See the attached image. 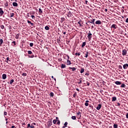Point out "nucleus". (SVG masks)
<instances>
[{
    "instance_id": "nucleus-1",
    "label": "nucleus",
    "mask_w": 128,
    "mask_h": 128,
    "mask_svg": "<svg viewBox=\"0 0 128 128\" xmlns=\"http://www.w3.org/2000/svg\"><path fill=\"white\" fill-rule=\"evenodd\" d=\"M28 54H31L30 55H28V58H34V54H32V50H28Z\"/></svg>"
},
{
    "instance_id": "nucleus-2",
    "label": "nucleus",
    "mask_w": 128,
    "mask_h": 128,
    "mask_svg": "<svg viewBox=\"0 0 128 128\" xmlns=\"http://www.w3.org/2000/svg\"><path fill=\"white\" fill-rule=\"evenodd\" d=\"M88 38L89 41L92 40V34L90 33V31H89L88 33Z\"/></svg>"
},
{
    "instance_id": "nucleus-3",
    "label": "nucleus",
    "mask_w": 128,
    "mask_h": 128,
    "mask_svg": "<svg viewBox=\"0 0 128 128\" xmlns=\"http://www.w3.org/2000/svg\"><path fill=\"white\" fill-rule=\"evenodd\" d=\"M94 22H96V19H92L88 20V22H89V24H94V26H95Z\"/></svg>"
},
{
    "instance_id": "nucleus-4",
    "label": "nucleus",
    "mask_w": 128,
    "mask_h": 128,
    "mask_svg": "<svg viewBox=\"0 0 128 128\" xmlns=\"http://www.w3.org/2000/svg\"><path fill=\"white\" fill-rule=\"evenodd\" d=\"M126 54H128V51L124 49L122 50V56H126Z\"/></svg>"
},
{
    "instance_id": "nucleus-5",
    "label": "nucleus",
    "mask_w": 128,
    "mask_h": 128,
    "mask_svg": "<svg viewBox=\"0 0 128 128\" xmlns=\"http://www.w3.org/2000/svg\"><path fill=\"white\" fill-rule=\"evenodd\" d=\"M118 28V26L116 24H113L111 26V28H115L116 29Z\"/></svg>"
},
{
    "instance_id": "nucleus-6",
    "label": "nucleus",
    "mask_w": 128,
    "mask_h": 128,
    "mask_svg": "<svg viewBox=\"0 0 128 128\" xmlns=\"http://www.w3.org/2000/svg\"><path fill=\"white\" fill-rule=\"evenodd\" d=\"M127 68H128V64H126L124 65H123V68L124 70H126Z\"/></svg>"
},
{
    "instance_id": "nucleus-7",
    "label": "nucleus",
    "mask_w": 128,
    "mask_h": 128,
    "mask_svg": "<svg viewBox=\"0 0 128 128\" xmlns=\"http://www.w3.org/2000/svg\"><path fill=\"white\" fill-rule=\"evenodd\" d=\"M95 24H102V21L98 20L96 22Z\"/></svg>"
},
{
    "instance_id": "nucleus-8",
    "label": "nucleus",
    "mask_w": 128,
    "mask_h": 128,
    "mask_svg": "<svg viewBox=\"0 0 128 128\" xmlns=\"http://www.w3.org/2000/svg\"><path fill=\"white\" fill-rule=\"evenodd\" d=\"M4 14V10H2V8H0V16H2Z\"/></svg>"
},
{
    "instance_id": "nucleus-9",
    "label": "nucleus",
    "mask_w": 128,
    "mask_h": 128,
    "mask_svg": "<svg viewBox=\"0 0 128 128\" xmlns=\"http://www.w3.org/2000/svg\"><path fill=\"white\" fill-rule=\"evenodd\" d=\"M101 108H102V104H98V106L96 107V110H100Z\"/></svg>"
},
{
    "instance_id": "nucleus-10",
    "label": "nucleus",
    "mask_w": 128,
    "mask_h": 128,
    "mask_svg": "<svg viewBox=\"0 0 128 128\" xmlns=\"http://www.w3.org/2000/svg\"><path fill=\"white\" fill-rule=\"evenodd\" d=\"M36 124L35 122L32 123L31 124V126L30 125V128H34V126H36Z\"/></svg>"
},
{
    "instance_id": "nucleus-11",
    "label": "nucleus",
    "mask_w": 128,
    "mask_h": 128,
    "mask_svg": "<svg viewBox=\"0 0 128 128\" xmlns=\"http://www.w3.org/2000/svg\"><path fill=\"white\" fill-rule=\"evenodd\" d=\"M38 14H40L41 16V14H42V9L40 8L38 9Z\"/></svg>"
},
{
    "instance_id": "nucleus-12",
    "label": "nucleus",
    "mask_w": 128,
    "mask_h": 128,
    "mask_svg": "<svg viewBox=\"0 0 128 128\" xmlns=\"http://www.w3.org/2000/svg\"><path fill=\"white\" fill-rule=\"evenodd\" d=\"M116 84H117L118 86H120V84H122V82H120V81H116L115 82Z\"/></svg>"
},
{
    "instance_id": "nucleus-13",
    "label": "nucleus",
    "mask_w": 128,
    "mask_h": 128,
    "mask_svg": "<svg viewBox=\"0 0 128 128\" xmlns=\"http://www.w3.org/2000/svg\"><path fill=\"white\" fill-rule=\"evenodd\" d=\"M69 70H72V72H74V70H76V68L74 67H73V68L70 67Z\"/></svg>"
},
{
    "instance_id": "nucleus-14",
    "label": "nucleus",
    "mask_w": 128,
    "mask_h": 128,
    "mask_svg": "<svg viewBox=\"0 0 128 128\" xmlns=\"http://www.w3.org/2000/svg\"><path fill=\"white\" fill-rule=\"evenodd\" d=\"M2 80H6V74H3L2 75Z\"/></svg>"
},
{
    "instance_id": "nucleus-15",
    "label": "nucleus",
    "mask_w": 128,
    "mask_h": 128,
    "mask_svg": "<svg viewBox=\"0 0 128 128\" xmlns=\"http://www.w3.org/2000/svg\"><path fill=\"white\" fill-rule=\"evenodd\" d=\"M88 102H90V101H88V100H86V103L84 104V106H88Z\"/></svg>"
},
{
    "instance_id": "nucleus-16",
    "label": "nucleus",
    "mask_w": 128,
    "mask_h": 128,
    "mask_svg": "<svg viewBox=\"0 0 128 128\" xmlns=\"http://www.w3.org/2000/svg\"><path fill=\"white\" fill-rule=\"evenodd\" d=\"M12 6H18V3H16V2H14L12 3Z\"/></svg>"
},
{
    "instance_id": "nucleus-17",
    "label": "nucleus",
    "mask_w": 128,
    "mask_h": 128,
    "mask_svg": "<svg viewBox=\"0 0 128 128\" xmlns=\"http://www.w3.org/2000/svg\"><path fill=\"white\" fill-rule=\"evenodd\" d=\"M4 42V40L2 39H0V46H2V44Z\"/></svg>"
},
{
    "instance_id": "nucleus-18",
    "label": "nucleus",
    "mask_w": 128,
    "mask_h": 128,
    "mask_svg": "<svg viewBox=\"0 0 128 128\" xmlns=\"http://www.w3.org/2000/svg\"><path fill=\"white\" fill-rule=\"evenodd\" d=\"M116 97H112V102H116Z\"/></svg>"
},
{
    "instance_id": "nucleus-19",
    "label": "nucleus",
    "mask_w": 128,
    "mask_h": 128,
    "mask_svg": "<svg viewBox=\"0 0 128 128\" xmlns=\"http://www.w3.org/2000/svg\"><path fill=\"white\" fill-rule=\"evenodd\" d=\"M84 72V68H81L80 72V74H82V73Z\"/></svg>"
},
{
    "instance_id": "nucleus-20",
    "label": "nucleus",
    "mask_w": 128,
    "mask_h": 128,
    "mask_svg": "<svg viewBox=\"0 0 128 128\" xmlns=\"http://www.w3.org/2000/svg\"><path fill=\"white\" fill-rule=\"evenodd\" d=\"M80 82H78V84H82V78H80Z\"/></svg>"
},
{
    "instance_id": "nucleus-21",
    "label": "nucleus",
    "mask_w": 128,
    "mask_h": 128,
    "mask_svg": "<svg viewBox=\"0 0 128 128\" xmlns=\"http://www.w3.org/2000/svg\"><path fill=\"white\" fill-rule=\"evenodd\" d=\"M75 56H80V53L78 52H78H76V53L75 54Z\"/></svg>"
},
{
    "instance_id": "nucleus-22",
    "label": "nucleus",
    "mask_w": 128,
    "mask_h": 128,
    "mask_svg": "<svg viewBox=\"0 0 128 128\" xmlns=\"http://www.w3.org/2000/svg\"><path fill=\"white\" fill-rule=\"evenodd\" d=\"M16 40H18V38H20V34H16Z\"/></svg>"
},
{
    "instance_id": "nucleus-23",
    "label": "nucleus",
    "mask_w": 128,
    "mask_h": 128,
    "mask_svg": "<svg viewBox=\"0 0 128 128\" xmlns=\"http://www.w3.org/2000/svg\"><path fill=\"white\" fill-rule=\"evenodd\" d=\"M14 13H10V18H14Z\"/></svg>"
},
{
    "instance_id": "nucleus-24",
    "label": "nucleus",
    "mask_w": 128,
    "mask_h": 128,
    "mask_svg": "<svg viewBox=\"0 0 128 128\" xmlns=\"http://www.w3.org/2000/svg\"><path fill=\"white\" fill-rule=\"evenodd\" d=\"M86 42H84L82 45V48H84L86 46Z\"/></svg>"
},
{
    "instance_id": "nucleus-25",
    "label": "nucleus",
    "mask_w": 128,
    "mask_h": 128,
    "mask_svg": "<svg viewBox=\"0 0 128 128\" xmlns=\"http://www.w3.org/2000/svg\"><path fill=\"white\" fill-rule=\"evenodd\" d=\"M61 68H66V64H62L61 65Z\"/></svg>"
},
{
    "instance_id": "nucleus-26",
    "label": "nucleus",
    "mask_w": 128,
    "mask_h": 128,
    "mask_svg": "<svg viewBox=\"0 0 128 128\" xmlns=\"http://www.w3.org/2000/svg\"><path fill=\"white\" fill-rule=\"evenodd\" d=\"M0 28H2V30H4V26L0 24Z\"/></svg>"
},
{
    "instance_id": "nucleus-27",
    "label": "nucleus",
    "mask_w": 128,
    "mask_h": 128,
    "mask_svg": "<svg viewBox=\"0 0 128 128\" xmlns=\"http://www.w3.org/2000/svg\"><path fill=\"white\" fill-rule=\"evenodd\" d=\"M82 21L80 20L78 22V24L80 26H82Z\"/></svg>"
},
{
    "instance_id": "nucleus-28",
    "label": "nucleus",
    "mask_w": 128,
    "mask_h": 128,
    "mask_svg": "<svg viewBox=\"0 0 128 128\" xmlns=\"http://www.w3.org/2000/svg\"><path fill=\"white\" fill-rule=\"evenodd\" d=\"M50 96H51V98H53L54 97V92H50Z\"/></svg>"
},
{
    "instance_id": "nucleus-29",
    "label": "nucleus",
    "mask_w": 128,
    "mask_h": 128,
    "mask_svg": "<svg viewBox=\"0 0 128 128\" xmlns=\"http://www.w3.org/2000/svg\"><path fill=\"white\" fill-rule=\"evenodd\" d=\"M12 46H16V41L12 42Z\"/></svg>"
},
{
    "instance_id": "nucleus-30",
    "label": "nucleus",
    "mask_w": 128,
    "mask_h": 128,
    "mask_svg": "<svg viewBox=\"0 0 128 128\" xmlns=\"http://www.w3.org/2000/svg\"><path fill=\"white\" fill-rule=\"evenodd\" d=\"M67 64L68 65L72 64V62H70V60H67Z\"/></svg>"
},
{
    "instance_id": "nucleus-31",
    "label": "nucleus",
    "mask_w": 128,
    "mask_h": 128,
    "mask_svg": "<svg viewBox=\"0 0 128 128\" xmlns=\"http://www.w3.org/2000/svg\"><path fill=\"white\" fill-rule=\"evenodd\" d=\"M45 30H50V27H48V26H46Z\"/></svg>"
},
{
    "instance_id": "nucleus-32",
    "label": "nucleus",
    "mask_w": 128,
    "mask_h": 128,
    "mask_svg": "<svg viewBox=\"0 0 128 128\" xmlns=\"http://www.w3.org/2000/svg\"><path fill=\"white\" fill-rule=\"evenodd\" d=\"M71 118H72V120H76V116H72Z\"/></svg>"
},
{
    "instance_id": "nucleus-33",
    "label": "nucleus",
    "mask_w": 128,
    "mask_h": 128,
    "mask_svg": "<svg viewBox=\"0 0 128 128\" xmlns=\"http://www.w3.org/2000/svg\"><path fill=\"white\" fill-rule=\"evenodd\" d=\"M14 82V79H12L10 80V84H13V82Z\"/></svg>"
},
{
    "instance_id": "nucleus-34",
    "label": "nucleus",
    "mask_w": 128,
    "mask_h": 128,
    "mask_svg": "<svg viewBox=\"0 0 128 128\" xmlns=\"http://www.w3.org/2000/svg\"><path fill=\"white\" fill-rule=\"evenodd\" d=\"M35 12L34 11H31L30 12V14H34Z\"/></svg>"
},
{
    "instance_id": "nucleus-35",
    "label": "nucleus",
    "mask_w": 128,
    "mask_h": 128,
    "mask_svg": "<svg viewBox=\"0 0 128 128\" xmlns=\"http://www.w3.org/2000/svg\"><path fill=\"white\" fill-rule=\"evenodd\" d=\"M28 74H26V73H22V76H26Z\"/></svg>"
},
{
    "instance_id": "nucleus-36",
    "label": "nucleus",
    "mask_w": 128,
    "mask_h": 128,
    "mask_svg": "<svg viewBox=\"0 0 128 128\" xmlns=\"http://www.w3.org/2000/svg\"><path fill=\"white\" fill-rule=\"evenodd\" d=\"M88 52H86V54L84 57L88 58Z\"/></svg>"
},
{
    "instance_id": "nucleus-37",
    "label": "nucleus",
    "mask_w": 128,
    "mask_h": 128,
    "mask_svg": "<svg viewBox=\"0 0 128 128\" xmlns=\"http://www.w3.org/2000/svg\"><path fill=\"white\" fill-rule=\"evenodd\" d=\"M56 122H58V120H53V124H56Z\"/></svg>"
},
{
    "instance_id": "nucleus-38",
    "label": "nucleus",
    "mask_w": 128,
    "mask_h": 128,
    "mask_svg": "<svg viewBox=\"0 0 128 128\" xmlns=\"http://www.w3.org/2000/svg\"><path fill=\"white\" fill-rule=\"evenodd\" d=\"M4 6L7 7L8 6V2H6L4 3Z\"/></svg>"
},
{
    "instance_id": "nucleus-39",
    "label": "nucleus",
    "mask_w": 128,
    "mask_h": 128,
    "mask_svg": "<svg viewBox=\"0 0 128 128\" xmlns=\"http://www.w3.org/2000/svg\"><path fill=\"white\" fill-rule=\"evenodd\" d=\"M56 42L58 44H60V38H57Z\"/></svg>"
},
{
    "instance_id": "nucleus-40",
    "label": "nucleus",
    "mask_w": 128,
    "mask_h": 128,
    "mask_svg": "<svg viewBox=\"0 0 128 128\" xmlns=\"http://www.w3.org/2000/svg\"><path fill=\"white\" fill-rule=\"evenodd\" d=\"M6 62H10V58L8 57L6 59Z\"/></svg>"
},
{
    "instance_id": "nucleus-41",
    "label": "nucleus",
    "mask_w": 128,
    "mask_h": 128,
    "mask_svg": "<svg viewBox=\"0 0 128 128\" xmlns=\"http://www.w3.org/2000/svg\"><path fill=\"white\" fill-rule=\"evenodd\" d=\"M126 87V84H122L121 85V88H125Z\"/></svg>"
},
{
    "instance_id": "nucleus-42",
    "label": "nucleus",
    "mask_w": 128,
    "mask_h": 128,
    "mask_svg": "<svg viewBox=\"0 0 128 128\" xmlns=\"http://www.w3.org/2000/svg\"><path fill=\"white\" fill-rule=\"evenodd\" d=\"M114 128H118V124H114Z\"/></svg>"
},
{
    "instance_id": "nucleus-43",
    "label": "nucleus",
    "mask_w": 128,
    "mask_h": 128,
    "mask_svg": "<svg viewBox=\"0 0 128 128\" xmlns=\"http://www.w3.org/2000/svg\"><path fill=\"white\" fill-rule=\"evenodd\" d=\"M57 124H58V126H60V120H57Z\"/></svg>"
},
{
    "instance_id": "nucleus-44",
    "label": "nucleus",
    "mask_w": 128,
    "mask_h": 128,
    "mask_svg": "<svg viewBox=\"0 0 128 128\" xmlns=\"http://www.w3.org/2000/svg\"><path fill=\"white\" fill-rule=\"evenodd\" d=\"M76 92H74L73 94V97L76 98Z\"/></svg>"
},
{
    "instance_id": "nucleus-45",
    "label": "nucleus",
    "mask_w": 128,
    "mask_h": 128,
    "mask_svg": "<svg viewBox=\"0 0 128 128\" xmlns=\"http://www.w3.org/2000/svg\"><path fill=\"white\" fill-rule=\"evenodd\" d=\"M30 46L31 47L34 46V43H32V42L30 43Z\"/></svg>"
},
{
    "instance_id": "nucleus-46",
    "label": "nucleus",
    "mask_w": 128,
    "mask_h": 128,
    "mask_svg": "<svg viewBox=\"0 0 128 128\" xmlns=\"http://www.w3.org/2000/svg\"><path fill=\"white\" fill-rule=\"evenodd\" d=\"M118 68H120V70H122V66H120V65H119Z\"/></svg>"
},
{
    "instance_id": "nucleus-47",
    "label": "nucleus",
    "mask_w": 128,
    "mask_h": 128,
    "mask_svg": "<svg viewBox=\"0 0 128 128\" xmlns=\"http://www.w3.org/2000/svg\"><path fill=\"white\" fill-rule=\"evenodd\" d=\"M64 126H68V122H66L64 124Z\"/></svg>"
},
{
    "instance_id": "nucleus-48",
    "label": "nucleus",
    "mask_w": 128,
    "mask_h": 128,
    "mask_svg": "<svg viewBox=\"0 0 128 128\" xmlns=\"http://www.w3.org/2000/svg\"><path fill=\"white\" fill-rule=\"evenodd\" d=\"M31 17L32 18L33 20H34V18H36V17H35L34 16V15H32V16H31Z\"/></svg>"
},
{
    "instance_id": "nucleus-49",
    "label": "nucleus",
    "mask_w": 128,
    "mask_h": 128,
    "mask_svg": "<svg viewBox=\"0 0 128 128\" xmlns=\"http://www.w3.org/2000/svg\"><path fill=\"white\" fill-rule=\"evenodd\" d=\"M52 78L55 80V82H56V78H54V76H52Z\"/></svg>"
},
{
    "instance_id": "nucleus-50",
    "label": "nucleus",
    "mask_w": 128,
    "mask_h": 128,
    "mask_svg": "<svg viewBox=\"0 0 128 128\" xmlns=\"http://www.w3.org/2000/svg\"><path fill=\"white\" fill-rule=\"evenodd\" d=\"M6 114H8V113L6 112H4V115L6 116Z\"/></svg>"
},
{
    "instance_id": "nucleus-51",
    "label": "nucleus",
    "mask_w": 128,
    "mask_h": 128,
    "mask_svg": "<svg viewBox=\"0 0 128 128\" xmlns=\"http://www.w3.org/2000/svg\"><path fill=\"white\" fill-rule=\"evenodd\" d=\"M30 24H31V26H34V23H32V22L30 23Z\"/></svg>"
},
{
    "instance_id": "nucleus-52",
    "label": "nucleus",
    "mask_w": 128,
    "mask_h": 128,
    "mask_svg": "<svg viewBox=\"0 0 128 128\" xmlns=\"http://www.w3.org/2000/svg\"><path fill=\"white\" fill-rule=\"evenodd\" d=\"M26 124L24 122L22 123V126H26Z\"/></svg>"
},
{
    "instance_id": "nucleus-53",
    "label": "nucleus",
    "mask_w": 128,
    "mask_h": 128,
    "mask_svg": "<svg viewBox=\"0 0 128 128\" xmlns=\"http://www.w3.org/2000/svg\"><path fill=\"white\" fill-rule=\"evenodd\" d=\"M126 118H128V113H126Z\"/></svg>"
},
{
    "instance_id": "nucleus-54",
    "label": "nucleus",
    "mask_w": 128,
    "mask_h": 128,
    "mask_svg": "<svg viewBox=\"0 0 128 128\" xmlns=\"http://www.w3.org/2000/svg\"><path fill=\"white\" fill-rule=\"evenodd\" d=\"M86 84H87V86H90V84L89 82H87Z\"/></svg>"
},
{
    "instance_id": "nucleus-55",
    "label": "nucleus",
    "mask_w": 128,
    "mask_h": 128,
    "mask_svg": "<svg viewBox=\"0 0 128 128\" xmlns=\"http://www.w3.org/2000/svg\"><path fill=\"white\" fill-rule=\"evenodd\" d=\"M85 76H90V74H88V73H86L85 74Z\"/></svg>"
},
{
    "instance_id": "nucleus-56",
    "label": "nucleus",
    "mask_w": 128,
    "mask_h": 128,
    "mask_svg": "<svg viewBox=\"0 0 128 128\" xmlns=\"http://www.w3.org/2000/svg\"><path fill=\"white\" fill-rule=\"evenodd\" d=\"M86 24V26H90V24H90V22H88V21Z\"/></svg>"
},
{
    "instance_id": "nucleus-57",
    "label": "nucleus",
    "mask_w": 128,
    "mask_h": 128,
    "mask_svg": "<svg viewBox=\"0 0 128 128\" xmlns=\"http://www.w3.org/2000/svg\"><path fill=\"white\" fill-rule=\"evenodd\" d=\"M126 22H127L128 24V18L126 19Z\"/></svg>"
},
{
    "instance_id": "nucleus-58",
    "label": "nucleus",
    "mask_w": 128,
    "mask_h": 128,
    "mask_svg": "<svg viewBox=\"0 0 128 128\" xmlns=\"http://www.w3.org/2000/svg\"><path fill=\"white\" fill-rule=\"evenodd\" d=\"M77 114L78 116H80V112H77Z\"/></svg>"
},
{
    "instance_id": "nucleus-59",
    "label": "nucleus",
    "mask_w": 128,
    "mask_h": 128,
    "mask_svg": "<svg viewBox=\"0 0 128 128\" xmlns=\"http://www.w3.org/2000/svg\"><path fill=\"white\" fill-rule=\"evenodd\" d=\"M31 22H31L30 21V20H28V24H31Z\"/></svg>"
},
{
    "instance_id": "nucleus-60",
    "label": "nucleus",
    "mask_w": 128,
    "mask_h": 128,
    "mask_svg": "<svg viewBox=\"0 0 128 128\" xmlns=\"http://www.w3.org/2000/svg\"><path fill=\"white\" fill-rule=\"evenodd\" d=\"M94 26H91V28H92V30L93 28H94Z\"/></svg>"
},
{
    "instance_id": "nucleus-61",
    "label": "nucleus",
    "mask_w": 128,
    "mask_h": 128,
    "mask_svg": "<svg viewBox=\"0 0 128 128\" xmlns=\"http://www.w3.org/2000/svg\"><path fill=\"white\" fill-rule=\"evenodd\" d=\"M117 104H118V106H120V103H117Z\"/></svg>"
},
{
    "instance_id": "nucleus-62",
    "label": "nucleus",
    "mask_w": 128,
    "mask_h": 128,
    "mask_svg": "<svg viewBox=\"0 0 128 128\" xmlns=\"http://www.w3.org/2000/svg\"><path fill=\"white\" fill-rule=\"evenodd\" d=\"M11 128H16V127L14 126H12Z\"/></svg>"
},
{
    "instance_id": "nucleus-63",
    "label": "nucleus",
    "mask_w": 128,
    "mask_h": 128,
    "mask_svg": "<svg viewBox=\"0 0 128 128\" xmlns=\"http://www.w3.org/2000/svg\"><path fill=\"white\" fill-rule=\"evenodd\" d=\"M85 2H86V4H88V0H86Z\"/></svg>"
},
{
    "instance_id": "nucleus-64",
    "label": "nucleus",
    "mask_w": 128,
    "mask_h": 128,
    "mask_svg": "<svg viewBox=\"0 0 128 128\" xmlns=\"http://www.w3.org/2000/svg\"><path fill=\"white\" fill-rule=\"evenodd\" d=\"M61 19H62V20H64V18H61Z\"/></svg>"
}]
</instances>
